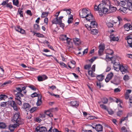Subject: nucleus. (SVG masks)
<instances>
[{
    "mask_svg": "<svg viewBox=\"0 0 132 132\" xmlns=\"http://www.w3.org/2000/svg\"><path fill=\"white\" fill-rule=\"evenodd\" d=\"M16 90L18 91L17 93L15 94V103H16L17 104L21 105L22 104L21 100L23 97V95L21 93V88L20 87H16Z\"/></svg>",
    "mask_w": 132,
    "mask_h": 132,
    "instance_id": "1",
    "label": "nucleus"
},
{
    "mask_svg": "<svg viewBox=\"0 0 132 132\" xmlns=\"http://www.w3.org/2000/svg\"><path fill=\"white\" fill-rule=\"evenodd\" d=\"M7 104H8L9 106L12 107L15 111H17L18 110V109L16 103H15L14 101L13 100L9 101L7 103L6 102H2L1 104V106L3 108H5L6 106V105Z\"/></svg>",
    "mask_w": 132,
    "mask_h": 132,
    "instance_id": "2",
    "label": "nucleus"
},
{
    "mask_svg": "<svg viewBox=\"0 0 132 132\" xmlns=\"http://www.w3.org/2000/svg\"><path fill=\"white\" fill-rule=\"evenodd\" d=\"M12 121L19 125H22L23 123V120L20 117V113H16L14 114L13 117Z\"/></svg>",
    "mask_w": 132,
    "mask_h": 132,
    "instance_id": "3",
    "label": "nucleus"
},
{
    "mask_svg": "<svg viewBox=\"0 0 132 132\" xmlns=\"http://www.w3.org/2000/svg\"><path fill=\"white\" fill-rule=\"evenodd\" d=\"M111 62L113 63V67L114 70L117 71H119V67L121 65L119 60L115 58Z\"/></svg>",
    "mask_w": 132,
    "mask_h": 132,
    "instance_id": "4",
    "label": "nucleus"
},
{
    "mask_svg": "<svg viewBox=\"0 0 132 132\" xmlns=\"http://www.w3.org/2000/svg\"><path fill=\"white\" fill-rule=\"evenodd\" d=\"M90 13V12L86 9H83L79 13L80 16L83 18H85L87 16H88V14Z\"/></svg>",
    "mask_w": 132,
    "mask_h": 132,
    "instance_id": "5",
    "label": "nucleus"
},
{
    "mask_svg": "<svg viewBox=\"0 0 132 132\" xmlns=\"http://www.w3.org/2000/svg\"><path fill=\"white\" fill-rule=\"evenodd\" d=\"M111 51L110 53H107L106 55L105 59H106V60L108 61H111V62L114 60L115 58L114 57H112V55L113 53V51L112 50H110Z\"/></svg>",
    "mask_w": 132,
    "mask_h": 132,
    "instance_id": "6",
    "label": "nucleus"
},
{
    "mask_svg": "<svg viewBox=\"0 0 132 132\" xmlns=\"http://www.w3.org/2000/svg\"><path fill=\"white\" fill-rule=\"evenodd\" d=\"M63 18V16H62L59 17V18L56 17L52 21V23L53 24H62L63 26V24L62 23V19Z\"/></svg>",
    "mask_w": 132,
    "mask_h": 132,
    "instance_id": "7",
    "label": "nucleus"
},
{
    "mask_svg": "<svg viewBox=\"0 0 132 132\" xmlns=\"http://www.w3.org/2000/svg\"><path fill=\"white\" fill-rule=\"evenodd\" d=\"M125 39L127 40V43L129 44L130 47L132 48V33L127 36Z\"/></svg>",
    "mask_w": 132,
    "mask_h": 132,
    "instance_id": "8",
    "label": "nucleus"
},
{
    "mask_svg": "<svg viewBox=\"0 0 132 132\" xmlns=\"http://www.w3.org/2000/svg\"><path fill=\"white\" fill-rule=\"evenodd\" d=\"M35 130L39 132H45L47 131L46 128L41 126H38L35 128Z\"/></svg>",
    "mask_w": 132,
    "mask_h": 132,
    "instance_id": "9",
    "label": "nucleus"
},
{
    "mask_svg": "<svg viewBox=\"0 0 132 132\" xmlns=\"http://www.w3.org/2000/svg\"><path fill=\"white\" fill-rule=\"evenodd\" d=\"M110 1H106L104 3H101L98 5L99 10H102L104 7L106 6L108 4H110Z\"/></svg>",
    "mask_w": 132,
    "mask_h": 132,
    "instance_id": "10",
    "label": "nucleus"
},
{
    "mask_svg": "<svg viewBox=\"0 0 132 132\" xmlns=\"http://www.w3.org/2000/svg\"><path fill=\"white\" fill-rule=\"evenodd\" d=\"M99 50L98 51V54L99 55H101L103 54V52L105 48V45L104 44H101L99 46Z\"/></svg>",
    "mask_w": 132,
    "mask_h": 132,
    "instance_id": "11",
    "label": "nucleus"
},
{
    "mask_svg": "<svg viewBox=\"0 0 132 132\" xmlns=\"http://www.w3.org/2000/svg\"><path fill=\"white\" fill-rule=\"evenodd\" d=\"M119 70L122 72L123 74L128 72L127 68V67L121 65L119 67Z\"/></svg>",
    "mask_w": 132,
    "mask_h": 132,
    "instance_id": "12",
    "label": "nucleus"
},
{
    "mask_svg": "<svg viewBox=\"0 0 132 132\" xmlns=\"http://www.w3.org/2000/svg\"><path fill=\"white\" fill-rule=\"evenodd\" d=\"M18 124L15 123H13L11 124L9 126V128L10 131H13L15 128L18 127L19 126Z\"/></svg>",
    "mask_w": 132,
    "mask_h": 132,
    "instance_id": "13",
    "label": "nucleus"
},
{
    "mask_svg": "<svg viewBox=\"0 0 132 132\" xmlns=\"http://www.w3.org/2000/svg\"><path fill=\"white\" fill-rule=\"evenodd\" d=\"M48 77L46 75H43L41 76H38L37 77V79L38 81H43L47 79Z\"/></svg>",
    "mask_w": 132,
    "mask_h": 132,
    "instance_id": "14",
    "label": "nucleus"
},
{
    "mask_svg": "<svg viewBox=\"0 0 132 132\" xmlns=\"http://www.w3.org/2000/svg\"><path fill=\"white\" fill-rule=\"evenodd\" d=\"M107 6H108L109 8V12L111 13L115 12L117 10V8L116 7H114L112 5H110V4H108L107 5Z\"/></svg>",
    "mask_w": 132,
    "mask_h": 132,
    "instance_id": "15",
    "label": "nucleus"
},
{
    "mask_svg": "<svg viewBox=\"0 0 132 132\" xmlns=\"http://www.w3.org/2000/svg\"><path fill=\"white\" fill-rule=\"evenodd\" d=\"M14 29L16 31L22 34H24L25 33V31L24 29L20 28L19 26L15 27Z\"/></svg>",
    "mask_w": 132,
    "mask_h": 132,
    "instance_id": "16",
    "label": "nucleus"
},
{
    "mask_svg": "<svg viewBox=\"0 0 132 132\" xmlns=\"http://www.w3.org/2000/svg\"><path fill=\"white\" fill-rule=\"evenodd\" d=\"M70 105L76 108L79 105V104L76 100H72L69 103Z\"/></svg>",
    "mask_w": 132,
    "mask_h": 132,
    "instance_id": "17",
    "label": "nucleus"
},
{
    "mask_svg": "<svg viewBox=\"0 0 132 132\" xmlns=\"http://www.w3.org/2000/svg\"><path fill=\"white\" fill-rule=\"evenodd\" d=\"M113 76V74L111 72L108 74L107 75L106 78L105 79V81L107 82H108L112 78Z\"/></svg>",
    "mask_w": 132,
    "mask_h": 132,
    "instance_id": "18",
    "label": "nucleus"
},
{
    "mask_svg": "<svg viewBox=\"0 0 132 132\" xmlns=\"http://www.w3.org/2000/svg\"><path fill=\"white\" fill-rule=\"evenodd\" d=\"M103 130V127L100 124H97L96 128V130L98 132L102 131Z\"/></svg>",
    "mask_w": 132,
    "mask_h": 132,
    "instance_id": "19",
    "label": "nucleus"
},
{
    "mask_svg": "<svg viewBox=\"0 0 132 132\" xmlns=\"http://www.w3.org/2000/svg\"><path fill=\"white\" fill-rule=\"evenodd\" d=\"M126 1L127 3V7L130 10H132V2H130L128 0H126Z\"/></svg>",
    "mask_w": 132,
    "mask_h": 132,
    "instance_id": "20",
    "label": "nucleus"
},
{
    "mask_svg": "<svg viewBox=\"0 0 132 132\" xmlns=\"http://www.w3.org/2000/svg\"><path fill=\"white\" fill-rule=\"evenodd\" d=\"M90 27L92 28H94L97 27V23L94 21H90Z\"/></svg>",
    "mask_w": 132,
    "mask_h": 132,
    "instance_id": "21",
    "label": "nucleus"
},
{
    "mask_svg": "<svg viewBox=\"0 0 132 132\" xmlns=\"http://www.w3.org/2000/svg\"><path fill=\"white\" fill-rule=\"evenodd\" d=\"M73 41L75 45L76 46H78L81 44V41L80 39L78 38H74Z\"/></svg>",
    "mask_w": 132,
    "mask_h": 132,
    "instance_id": "22",
    "label": "nucleus"
},
{
    "mask_svg": "<svg viewBox=\"0 0 132 132\" xmlns=\"http://www.w3.org/2000/svg\"><path fill=\"white\" fill-rule=\"evenodd\" d=\"M125 29V30L128 31L131 28L132 26L129 23H127L124 25Z\"/></svg>",
    "mask_w": 132,
    "mask_h": 132,
    "instance_id": "23",
    "label": "nucleus"
},
{
    "mask_svg": "<svg viewBox=\"0 0 132 132\" xmlns=\"http://www.w3.org/2000/svg\"><path fill=\"white\" fill-rule=\"evenodd\" d=\"M42 98V96L41 95H39L38 98L37 102L36 103V105L37 106H40L42 103V101L41 99Z\"/></svg>",
    "mask_w": 132,
    "mask_h": 132,
    "instance_id": "24",
    "label": "nucleus"
},
{
    "mask_svg": "<svg viewBox=\"0 0 132 132\" xmlns=\"http://www.w3.org/2000/svg\"><path fill=\"white\" fill-rule=\"evenodd\" d=\"M88 15L86 17H85L86 20L90 22L91 21H92V20L93 19V17L92 15L90 13L88 14Z\"/></svg>",
    "mask_w": 132,
    "mask_h": 132,
    "instance_id": "25",
    "label": "nucleus"
},
{
    "mask_svg": "<svg viewBox=\"0 0 132 132\" xmlns=\"http://www.w3.org/2000/svg\"><path fill=\"white\" fill-rule=\"evenodd\" d=\"M127 8L126 7L124 6L121 7L119 9L120 11V12L122 13H126V11L127 9Z\"/></svg>",
    "mask_w": 132,
    "mask_h": 132,
    "instance_id": "26",
    "label": "nucleus"
},
{
    "mask_svg": "<svg viewBox=\"0 0 132 132\" xmlns=\"http://www.w3.org/2000/svg\"><path fill=\"white\" fill-rule=\"evenodd\" d=\"M104 76L102 75H97L96 77L97 79L99 81H102L104 79Z\"/></svg>",
    "mask_w": 132,
    "mask_h": 132,
    "instance_id": "27",
    "label": "nucleus"
},
{
    "mask_svg": "<svg viewBox=\"0 0 132 132\" xmlns=\"http://www.w3.org/2000/svg\"><path fill=\"white\" fill-rule=\"evenodd\" d=\"M30 107V106L28 103H25L23 104V108L26 110H28Z\"/></svg>",
    "mask_w": 132,
    "mask_h": 132,
    "instance_id": "28",
    "label": "nucleus"
},
{
    "mask_svg": "<svg viewBox=\"0 0 132 132\" xmlns=\"http://www.w3.org/2000/svg\"><path fill=\"white\" fill-rule=\"evenodd\" d=\"M7 98V96L5 94H1L0 95V101L4 100H5Z\"/></svg>",
    "mask_w": 132,
    "mask_h": 132,
    "instance_id": "29",
    "label": "nucleus"
},
{
    "mask_svg": "<svg viewBox=\"0 0 132 132\" xmlns=\"http://www.w3.org/2000/svg\"><path fill=\"white\" fill-rule=\"evenodd\" d=\"M91 34L93 35H96L98 33V31L97 29L94 28H91L90 30Z\"/></svg>",
    "mask_w": 132,
    "mask_h": 132,
    "instance_id": "30",
    "label": "nucleus"
},
{
    "mask_svg": "<svg viewBox=\"0 0 132 132\" xmlns=\"http://www.w3.org/2000/svg\"><path fill=\"white\" fill-rule=\"evenodd\" d=\"M107 7H108V6H105L103 9H102L103 12L104 14H108L109 13L108 9Z\"/></svg>",
    "mask_w": 132,
    "mask_h": 132,
    "instance_id": "31",
    "label": "nucleus"
},
{
    "mask_svg": "<svg viewBox=\"0 0 132 132\" xmlns=\"http://www.w3.org/2000/svg\"><path fill=\"white\" fill-rule=\"evenodd\" d=\"M68 37H67L66 35L62 34L60 36V38L62 41H64L66 40Z\"/></svg>",
    "mask_w": 132,
    "mask_h": 132,
    "instance_id": "32",
    "label": "nucleus"
},
{
    "mask_svg": "<svg viewBox=\"0 0 132 132\" xmlns=\"http://www.w3.org/2000/svg\"><path fill=\"white\" fill-rule=\"evenodd\" d=\"M125 1H121L120 2V5L119 6H121V7H123L125 6L126 4L127 3L126 2V0H125Z\"/></svg>",
    "mask_w": 132,
    "mask_h": 132,
    "instance_id": "33",
    "label": "nucleus"
},
{
    "mask_svg": "<svg viewBox=\"0 0 132 132\" xmlns=\"http://www.w3.org/2000/svg\"><path fill=\"white\" fill-rule=\"evenodd\" d=\"M34 29L36 31H39L40 30V28L39 25L35 24L34 25Z\"/></svg>",
    "mask_w": 132,
    "mask_h": 132,
    "instance_id": "34",
    "label": "nucleus"
},
{
    "mask_svg": "<svg viewBox=\"0 0 132 132\" xmlns=\"http://www.w3.org/2000/svg\"><path fill=\"white\" fill-rule=\"evenodd\" d=\"M113 21H111L110 22H109L106 24L107 26L109 28L112 27L113 26Z\"/></svg>",
    "mask_w": 132,
    "mask_h": 132,
    "instance_id": "35",
    "label": "nucleus"
},
{
    "mask_svg": "<svg viewBox=\"0 0 132 132\" xmlns=\"http://www.w3.org/2000/svg\"><path fill=\"white\" fill-rule=\"evenodd\" d=\"M71 63L72 64V65L71 66H70L69 65H68V67L70 69H71L72 68H74L75 67V64L76 63V62L75 61L73 60L71 61Z\"/></svg>",
    "mask_w": 132,
    "mask_h": 132,
    "instance_id": "36",
    "label": "nucleus"
},
{
    "mask_svg": "<svg viewBox=\"0 0 132 132\" xmlns=\"http://www.w3.org/2000/svg\"><path fill=\"white\" fill-rule=\"evenodd\" d=\"M88 75L92 77H95V73L93 72V71L91 70H89L88 71Z\"/></svg>",
    "mask_w": 132,
    "mask_h": 132,
    "instance_id": "37",
    "label": "nucleus"
},
{
    "mask_svg": "<svg viewBox=\"0 0 132 132\" xmlns=\"http://www.w3.org/2000/svg\"><path fill=\"white\" fill-rule=\"evenodd\" d=\"M12 1L14 5L19 7V2L18 0H13Z\"/></svg>",
    "mask_w": 132,
    "mask_h": 132,
    "instance_id": "38",
    "label": "nucleus"
},
{
    "mask_svg": "<svg viewBox=\"0 0 132 132\" xmlns=\"http://www.w3.org/2000/svg\"><path fill=\"white\" fill-rule=\"evenodd\" d=\"M6 127V125L5 123L3 122H0V128H5Z\"/></svg>",
    "mask_w": 132,
    "mask_h": 132,
    "instance_id": "39",
    "label": "nucleus"
},
{
    "mask_svg": "<svg viewBox=\"0 0 132 132\" xmlns=\"http://www.w3.org/2000/svg\"><path fill=\"white\" fill-rule=\"evenodd\" d=\"M102 102L104 104H106L108 102V99L106 97L103 98L102 100Z\"/></svg>",
    "mask_w": 132,
    "mask_h": 132,
    "instance_id": "40",
    "label": "nucleus"
},
{
    "mask_svg": "<svg viewBox=\"0 0 132 132\" xmlns=\"http://www.w3.org/2000/svg\"><path fill=\"white\" fill-rule=\"evenodd\" d=\"M49 13L48 12H43L42 13V15L41 16V18H43L47 17Z\"/></svg>",
    "mask_w": 132,
    "mask_h": 132,
    "instance_id": "41",
    "label": "nucleus"
},
{
    "mask_svg": "<svg viewBox=\"0 0 132 132\" xmlns=\"http://www.w3.org/2000/svg\"><path fill=\"white\" fill-rule=\"evenodd\" d=\"M4 7H7L11 9L13 7V6L12 5V3H8L6 5L4 6Z\"/></svg>",
    "mask_w": 132,
    "mask_h": 132,
    "instance_id": "42",
    "label": "nucleus"
},
{
    "mask_svg": "<svg viewBox=\"0 0 132 132\" xmlns=\"http://www.w3.org/2000/svg\"><path fill=\"white\" fill-rule=\"evenodd\" d=\"M91 65L90 64H86L84 66V68L86 70H89L91 67Z\"/></svg>",
    "mask_w": 132,
    "mask_h": 132,
    "instance_id": "43",
    "label": "nucleus"
},
{
    "mask_svg": "<svg viewBox=\"0 0 132 132\" xmlns=\"http://www.w3.org/2000/svg\"><path fill=\"white\" fill-rule=\"evenodd\" d=\"M27 87V86H24L22 87L21 89V92L22 91H23V93L24 94H26L27 93V91L25 90Z\"/></svg>",
    "mask_w": 132,
    "mask_h": 132,
    "instance_id": "44",
    "label": "nucleus"
},
{
    "mask_svg": "<svg viewBox=\"0 0 132 132\" xmlns=\"http://www.w3.org/2000/svg\"><path fill=\"white\" fill-rule=\"evenodd\" d=\"M100 106L102 109L106 111L108 109L106 105H104L103 104H100Z\"/></svg>",
    "mask_w": 132,
    "mask_h": 132,
    "instance_id": "45",
    "label": "nucleus"
},
{
    "mask_svg": "<svg viewBox=\"0 0 132 132\" xmlns=\"http://www.w3.org/2000/svg\"><path fill=\"white\" fill-rule=\"evenodd\" d=\"M111 39L114 41H118L119 40L118 37L113 36L111 38Z\"/></svg>",
    "mask_w": 132,
    "mask_h": 132,
    "instance_id": "46",
    "label": "nucleus"
},
{
    "mask_svg": "<svg viewBox=\"0 0 132 132\" xmlns=\"http://www.w3.org/2000/svg\"><path fill=\"white\" fill-rule=\"evenodd\" d=\"M121 90V88L120 87H119L118 88H116L114 90V93H117L120 92Z\"/></svg>",
    "mask_w": 132,
    "mask_h": 132,
    "instance_id": "47",
    "label": "nucleus"
},
{
    "mask_svg": "<svg viewBox=\"0 0 132 132\" xmlns=\"http://www.w3.org/2000/svg\"><path fill=\"white\" fill-rule=\"evenodd\" d=\"M39 95V94H37L36 92H35L31 95V96L32 98H34L36 97H38V96Z\"/></svg>",
    "mask_w": 132,
    "mask_h": 132,
    "instance_id": "48",
    "label": "nucleus"
},
{
    "mask_svg": "<svg viewBox=\"0 0 132 132\" xmlns=\"http://www.w3.org/2000/svg\"><path fill=\"white\" fill-rule=\"evenodd\" d=\"M28 87L30 88L32 90H33L35 91L36 89V88L35 87V86L32 85H30L29 86H28Z\"/></svg>",
    "mask_w": 132,
    "mask_h": 132,
    "instance_id": "49",
    "label": "nucleus"
},
{
    "mask_svg": "<svg viewBox=\"0 0 132 132\" xmlns=\"http://www.w3.org/2000/svg\"><path fill=\"white\" fill-rule=\"evenodd\" d=\"M106 111H108L109 114L110 115H112L114 113L113 111L111 109H108Z\"/></svg>",
    "mask_w": 132,
    "mask_h": 132,
    "instance_id": "50",
    "label": "nucleus"
},
{
    "mask_svg": "<svg viewBox=\"0 0 132 132\" xmlns=\"http://www.w3.org/2000/svg\"><path fill=\"white\" fill-rule=\"evenodd\" d=\"M128 115H127L126 117H122L120 120V122H122L123 121L125 120H128Z\"/></svg>",
    "mask_w": 132,
    "mask_h": 132,
    "instance_id": "51",
    "label": "nucleus"
},
{
    "mask_svg": "<svg viewBox=\"0 0 132 132\" xmlns=\"http://www.w3.org/2000/svg\"><path fill=\"white\" fill-rule=\"evenodd\" d=\"M37 109L36 107H33L30 110V112L31 113H32L34 112Z\"/></svg>",
    "mask_w": 132,
    "mask_h": 132,
    "instance_id": "52",
    "label": "nucleus"
},
{
    "mask_svg": "<svg viewBox=\"0 0 132 132\" xmlns=\"http://www.w3.org/2000/svg\"><path fill=\"white\" fill-rule=\"evenodd\" d=\"M19 9L18 11V13L20 14V16L21 17H23V11L21 10H19Z\"/></svg>",
    "mask_w": 132,
    "mask_h": 132,
    "instance_id": "53",
    "label": "nucleus"
},
{
    "mask_svg": "<svg viewBox=\"0 0 132 132\" xmlns=\"http://www.w3.org/2000/svg\"><path fill=\"white\" fill-rule=\"evenodd\" d=\"M65 132H75V131L73 130H69L67 128H65Z\"/></svg>",
    "mask_w": 132,
    "mask_h": 132,
    "instance_id": "54",
    "label": "nucleus"
},
{
    "mask_svg": "<svg viewBox=\"0 0 132 132\" xmlns=\"http://www.w3.org/2000/svg\"><path fill=\"white\" fill-rule=\"evenodd\" d=\"M9 2V0H6V1H3L2 3V4H1V5H2L3 6L7 4V3H8Z\"/></svg>",
    "mask_w": 132,
    "mask_h": 132,
    "instance_id": "55",
    "label": "nucleus"
},
{
    "mask_svg": "<svg viewBox=\"0 0 132 132\" xmlns=\"http://www.w3.org/2000/svg\"><path fill=\"white\" fill-rule=\"evenodd\" d=\"M59 63L61 65L63 66L64 67L66 68H67V65L65 64L63 62H59Z\"/></svg>",
    "mask_w": 132,
    "mask_h": 132,
    "instance_id": "56",
    "label": "nucleus"
},
{
    "mask_svg": "<svg viewBox=\"0 0 132 132\" xmlns=\"http://www.w3.org/2000/svg\"><path fill=\"white\" fill-rule=\"evenodd\" d=\"M26 13L28 15L31 16L32 15V14L31 11L29 10H28L26 11Z\"/></svg>",
    "mask_w": 132,
    "mask_h": 132,
    "instance_id": "57",
    "label": "nucleus"
},
{
    "mask_svg": "<svg viewBox=\"0 0 132 132\" xmlns=\"http://www.w3.org/2000/svg\"><path fill=\"white\" fill-rule=\"evenodd\" d=\"M98 13L100 15V16H102L103 14H104L102 10H99L98 11Z\"/></svg>",
    "mask_w": 132,
    "mask_h": 132,
    "instance_id": "58",
    "label": "nucleus"
},
{
    "mask_svg": "<svg viewBox=\"0 0 132 132\" xmlns=\"http://www.w3.org/2000/svg\"><path fill=\"white\" fill-rule=\"evenodd\" d=\"M37 36L39 37H44V35L43 34H41L39 33H37L36 34Z\"/></svg>",
    "mask_w": 132,
    "mask_h": 132,
    "instance_id": "59",
    "label": "nucleus"
},
{
    "mask_svg": "<svg viewBox=\"0 0 132 132\" xmlns=\"http://www.w3.org/2000/svg\"><path fill=\"white\" fill-rule=\"evenodd\" d=\"M128 78L129 76L127 75H125L123 77V79L125 80H128Z\"/></svg>",
    "mask_w": 132,
    "mask_h": 132,
    "instance_id": "60",
    "label": "nucleus"
},
{
    "mask_svg": "<svg viewBox=\"0 0 132 132\" xmlns=\"http://www.w3.org/2000/svg\"><path fill=\"white\" fill-rule=\"evenodd\" d=\"M85 27L87 29L89 30H90L91 29V27H90V26H89L88 24H86L85 25Z\"/></svg>",
    "mask_w": 132,
    "mask_h": 132,
    "instance_id": "61",
    "label": "nucleus"
},
{
    "mask_svg": "<svg viewBox=\"0 0 132 132\" xmlns=\"http://www.w3.org/2000/svg\"><path fill=\"white\" fill-rule=\"evenodd\" d=\"M122 114V111H118L117 113L118 116H120Z\"/></svg>",
    "mask_w": 132,
    "mask_h": 132,
    "instance_id": "62",
    "label": "nucleus"
},
{
    "mask_svg": "<svg viewBox=\"0 0 132 132\" xmlns=\"http://www.w3.org/2000/svg\"><path fill=\"white\" fill-rule=\"evenodd\" d=\"M96 57H93L91 59L89 60V61L92 63L96 59Z\"/></svg>",
    "mask_w": 132,
    "mask_h": 132,
    "instance_id": "63",
    "label": "nucleus"
},
{
    "mask_svg": "<svg viewBox=\"0 0 132 132\" xmlns=\"http://www.w3.org/2000/svg\"><path fill=\"white\" fill-rule=\"evenodd\" d=\"M121 130L122 132H126L127 130L126 129V127H122Z\"/></svg>",
    "mask_w": 132,
    "mask_h": 132,
    "instance_id": "64",
    "label": "nucleus"
}]
</instances>
